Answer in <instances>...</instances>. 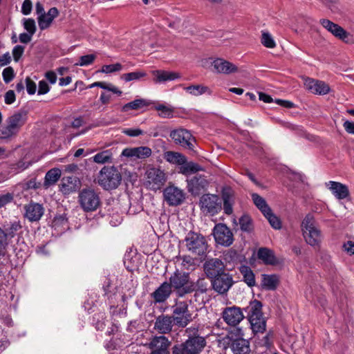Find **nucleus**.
<instances>
[{
  "label": "nucleus",
  "mask_w": 354,
  "mask_h": 354,
  "mask_svg": "<svg viewBox=\"0 0 354 354\" xmlns=\"http://www.w3.org/2000/svg\"><path fill=\"white\" fill-rule=\"evenodd\" d=\"M156 109L160 112L159 115L164 118H170L173 117L174 110L171 107L160 104L156 106Z\"/></svg>",
  "instance_id": "nucleus-47"
},
{
  "label": "nucleus",
  "mask_w": 354,
  "mask_h": 354,
  "mask_svg": "<svg viewBox=\"0 0 354 354\" xmlns=\"http://www.w3.org/2000/svg\"><path fill=\"white\" fill-rule=\"evenodd\" d=\"M304 80L306 89L313 94L324 95L330 91L328 84L323 81L310 77H305Z\"/></svg>",
  "instance_id": "nucleus-18"
},
{
  "label": "nucleus",
  "mask_w": 354,
  "mask_h": 354,
  "mask_svg": "<svg viewBox=\"0 0 354 354\" xmlns=\"http://www.w3.org/2000/svg\"><path fill=\"white\" fill-rule=\"evenodd\" d=\"M301 230L306 242L313 246H319L322 241L321 230L316 227L314 216L307 214L301 223Z\"/></svg>",
  "instance_id": "nucleus-3"
},
{
  "label": "nucleus",
  "mask_w": 354,
  "mask_h": 354,
  "mask_svg": "<svg viewBox=\"0 0 354 354\" xmlns=\"http://www.w3.org/2000/svg\"><path fill=\"white\" fill-rule=\"evenodd\" d=\"M212 66L214 68V71L218 73L230 74L238 71L236 66L222 58L214 59L212 63Z\"/></svg>",
  "instance_id": "nucleus-23"
},
{
  "label": "nucleus",
  "mask_w": 354,
  "mask_h": 354,
  "mask_svg": "<svg viewBox=\"0 0 354 354\" xmlns=\"http://www.w3.org/2000/svg\"><path fill=\"white\" fill-rule=\"evenodd\" d=\"M78 202L84 212H93L100 204L99 194L91 188H84L80 191Z\"/></svg>",
  "instance_id": "nucleus-7"
},
{
  "label": "nucleus",
  "mask_w": 354,
  "mask_h": 354,
  "mask_svg": "<svg viewBox=\"0 0 354 354\" xmlns=\"http://www.w3.org/2000/svg\"><path fill=\"white\" fill-rule=\"evenodd\" d=\"M122 176L114 167L102 168L98 177V183L105 189H115L120 184Z\"/></svg>",
  "instance_id": "nucleus-6"
},
{
  "label": "nucleus",
  "mask_w": 354,
  "mask_h": 354,
  "mask_svg": "<svg viewBox=\"0 0 354 354\" xmlns=\"http://www.w3.org/2000/svg\"><path fill=\"white\" fill-rule=\"evenodd\" d=\"M151 149L148 147H138L126 148L123 149L121 155L127 158L145 159L151 156Z\"/></svg>",
  "instance_id": "nucleus-22"
},
{
  "label": "nucleus",
  "mask_w": 354,
  "mask_h": 354,
  "mask_svg": "<svg viewBox=\"0 0 354 354\" xmlns=\"http://www.w3.org/2000/svg\"><path fill=\"white\" fill-rule=\"evenodd\" d=\"M234 354H249L250 346L248 340L242 337L234 339L231 345Z\"/></svg>",
  "instance_id": "nucleus-27"
},
{
  "label": "nucleus",
  "mask_w": 354,
  "mask_h": 354,
  "mask_svg": "<svg viewBox=\"0 0 354 354\" xmlns=\"http://www.w3.org/2000/svg\"><path fill=\"white\" fill-rule=\"evenodd\" d=\"M24 27L30 35H34L36 32L35 21L33 19H24Z\"/></svg>",
  "instance_id": "nucleus-52"
},
{
  "label": "nucleus",
  "mask_w": 354,
  "mask_h": 354,
  "mask_svg": "<svg viewBox=\"0 0 354 354\" xmlns=\"http://www.w3.org/2000/svg\"><path fill=\"white\" fill-rule=\"evenodd\" d=\"M98 87L106 90L108 91H111L113 93H115L119 96L121 95L122 93V91H120L118 87H116L111 83H107L105 82H99Z\"/></svg>",
  "instance_id": "nucleus-48"
},
{
  "label": "nucleus",
  "mask_w": 354,
  "mask_h": 354,
  "mask_svg": "<svg viewBox=\"0 0 354 354\" xmlns=\"http://www.w3.org/2000/svg\"><path fill=\"white\" fill-rule=\"evenodd\" d=\"M146 76V73L140 71H133L122 75L121 79L125 82L138 80Z\"/></svg>",
  "instance_id": "nucleus-45"
},
{
  "label": "nucleus",
  "mask_w": 354,
  "mask_h": 354,
  "mask_svg": "<svg viewBox=\"0 0 354 354\" xmlns=\"http://www.w3.org/2000/svg\"><path fill=\"white\" fill-rule=\"evenodd\" d=\"M164 159L170 164L180 165L186 162V157L179 153L172 151H167L163 153Z\"/></svg>",
  "instance_id": "nucleus-30"
},
{
  "label": "nucleus",
  "mask_w": 354,
  "mask_h": 354,
  "mask_svg": "<svg viewBox=\"0 0 354 354\" xmlns=\"http://www.w3.org/2000/svg\"><path fill=\"white\" fill-rule=\"evenodd\" d=\"M180 172L184 175H189L198 171L203 170L201 167L193 162H185L183 165H180Z\"/></svg>",
  "instance_id": "nucleus-41"
},
{
  "label": "nucleus",
  "mask_w": 354,
  "mask_h": 354,
  "mask_svg": "<svg viewBox=\"0 0 354 354\" xmlns=\"http://www.w3.org/2000/svg\"><path fill=\"white\" fill-rule=\"evenodd\" d=\"M95 57V55L93 54L83 55L80 57V62L77 65H80L81 66H88L93 63Z\"/></svg>",
  "instance_id": "nucleus-53"
},
{
  "label": "nucleus",
  "mask_w": 354,
  "mask_h": 354,
  "mask_svg": "<svg viewBox=\"0 0 354 354\" xmlns=\"http://www.w3.org/2000/svg\"><path fill=\"white\" fill-rule=\"evenodd\" d=\"M53 20L50 18L46 17V14L41 15L38 17V24L41 30L48 28L52 24Z\"/></svg>",
  "instance_id": "nucleus-51"
},
{
  "label": "nucleus",
  "mask_w": 354,
  "mask_h": 354,
  "mask_svg": "<svg viewBox=\"0 0 354 354\" xmlns=\"http://www.w3.org/2000/svg\"><path fill=\"white\" fill-rule=\"evenodd\" d=\"M21 228V225L19 221H13L9 224L4 225V230H2V232L5 235V239H11L14 237L16 233Z\"/></svg>",
  "instance_id": "nucleus-39"
},
{
  "label": "nucleus",
  "mask_w": 354,
  "mask_h": 354,
  "mask_svg": "<svg viewBox=\"0 0 354 354\" xmlns=\"http://www.w3.org/2000/svg\"><path fill=\"white\" fill-rule=\"evenodd\" d=\"M187 250L196 256H203L207 250V242L204 236L201 234L189 232L185 239Z\"/></svg>",
  "instance_id": "nucleus-5"
},
{
  "label": "nucleus",
  "mask_w": 354,
  "mask_h": 354,
  "mask_svg": "<svg viewBox=\"0 0 354 354\" xmlns=\"http://www.w3.org/2000/svg\"><path fill=\"white\" fill-rule=\"evenodd\" d=\"M175 319L169 315H161L156 319L154 328L161 334H168L172 330Z\"/></svg>",
  "instance_id": "nucleus-20"
},
{
  "label": "nucleus",
  "mask_w": 354,
  "mask_h": 354,
  "mask_svg": "<svg viewBox=\"0 0 354 354\" xmlns=\"http://www.w3.org/2000/svg\"><path fill=\"white\" fill-rule=\"evenodd\" d=\"M251 197L255 206L261 211L263 214H266V213L268 214V212H270L271 208L269 207L266 201L263 197L256 193L252 194Z\"/></svg>",
  "instance_id": "nucleus-37"
},
{
  "label": "nucleus",
  "mask_w": 354,
  "mask_h": 354,
  "mask_svg": "<svg viewBox=\"0 0 354 354\" xmlns=\"http://www.w3.org/2000/svg\"><path fill=\"white\" fill-rule=\"evenodd\" d=\"M203 268L205 273L211 279L225 272L224 263L217 258L207 259L204 263Z\"/></svg>",
  "instance_id": "nucleus-16"
},
{
  "label": "nucleus",
  "mask_w": 354,
  "mask_h": 354,
  "mask_svg": "<svg viewBox=\"0 0 354 354\" xmlns=\"http://www.w3.org/2000/svg\"><path fill=\"white\" fill-rule=\"evenodd\" d=\"M13 200V196L10 193L0 195V208L10 203Z\"/></svg>",
  "instance_id": "nucleus-57"
},
{
  "label": "nucleus",
  "mask_w": 354,
  "mask_h": 354,
  "mask_svg": "<svg viewBox=\"0 0 354 354\" xmlns=\"http://www.w3.org/2000/svg\"><path fill=\"white\" fill-rule=\"evenodd\" d=\"M170 137L176 145L188 149H193L195 138L189 131L185 129H175L171 131Z\"/></svg>",
  "instance_id": "nucleus-11"
},
{
  "label": "nucleus",
  "mask_w": 354,
  "mask_h": 354,
  "mask_svg": "<svg viewBox=\"0 0 354 354\" xmlns=\"http://www.w3.org/2000/svg\"><path fill=\"white\" fill-rule=\"evenodd\" d=\"M222 199L223 201L224 212L230 215L233 212V204L234 203V193L230 188H225L222 191Z\"/></svg>",
  "instance_id": "nucleus-28"
},
{
  "label": "nucleus",
  "mask_w": 354,
  "mask_h": 354,
  "mask_svg": "<svg viewBox=\"0 0 354 354\" xmlns=\"http://www.w3.org/2000/svg\"><path fill=\"white\" fill-rule=\"evenodd\" d=\"M152 75L154 76L153 82L156 84L163 83L167 81H172L180 78L179 73L172 71L156 70L153 71Z\"/></svg>",
  "instance_id": "nucleus-26"
},
{
  "label": "nucleus",
  "mask_w": 354,
  "mask_h": 354,
  "mask_svg": "<svg viewBox=\"0 0 354 354\" xmlns=\"http://www.w3.org/2000/svg\"><path fill=\"white\" fill-rule=\"evenodd\" d=\"M113 149H110L96 153L93 160L98 164L111 163L113 162Z\"/></svg>",
  "instance_id": "nucleus-35"
},
{
  "label": "nucleus",
  "mask_w": 354,
  "mask_h": 354,
  "mask_svg": "<svg viewBox=\"0 0 354 354\" xmlns=\"http://www.w3.org/2000/svg\"><path fill=\"white\" fill-rule=\"evenodd\" d=\"M261 44L266 48H273L276 46V43L272 35L267 31H262Z\"/></svg>",
  "instance_id": "nucleus-46"
},
{
  "label": "nucleus",
  "mask_w": 354,
  "mask_h": 354,
  "mask_svg": "<svg viewBox=\"0 0 354 354\" xmlns=\"http://www.w3.org/2000/svg\"><path fill=\"white\" fill-rule=\"evenodd\" d=\"M343 249L349 255L354 254V242L352 241H347L343 244Z\"/></svg>",
  "instance_id": "nucleus-61"
},
{
  "label": "nucleus",
  "mask_w": 354,
  "mask_h": 354,
  "mask_svg": "<svg viewBox=\"0 0 354 354\" xmlns=\"http://www.w3.org/2000/svg\"><path fill=\"white\" fill-rule=\"evenodd\" d=\"M24 51V47L20 45H17L14 47L12 50V55L15 62H18L20 57L22 56Z\"/></svg>",
  "instance_id": "nucleus-55"
},
{
  "label": "nucleus",
  "mask_w": 354,
  "mask_h": 354,
  "mask_svg": "<svg viewBox=\"0 0 354 354\" xmlns=\"http://www.w3.org/2000/svg\"><path fill=\"white\" fill-rule=\"evenodd\" d=\"M263 216L268 219L270 225L275 230H279L281 227V223L280 219L272 213V209L268 212V214H263Z\"/></svg>",
  "instance_id": "nucleus-44"
},
{
  "label": "nucleus",
  "mask_w": 354,
  "mask_h": 354,
  "mask_svg": "<svg viewBox=\"0 0 354 354\" xmlns=\"http://www.w3.org/2000/svg\"><path fill=\"white\" fill-rule=\"evenodd\" d=\"M241 229L245 232H250L252 229V221L248 216H243L239 219Z\"/></svg>",
  "instance_id": "nucleus-49"
},
{
  "label": "nucleus",
  "mask_w": 354,
  "mask_h": 354,
  "mask_svg": "<svg viewBox=\"0 0 354 354\" xmlns=\"http://www.w3.org/2000/svg\"><path fill=\"white\" fill-rule=\"evenodd\" d=\"M320 24L330 32L334 37L348 44L351 42V36L349 32L346 31L342 27L333 23L327 19H320Z\"/></svg>",
  "instance_id": "nucleus-13"
},
{
  "label": "nucleus",
  "mask_w": 354,
  "mask_h": 354,
  "mask_svg": "<svg viewBox=\"0 0 354 354\" xmlns=\"http://www.w3.org/2000/svg\"><path fill=\"white\" fill-rule=\"evenodd\" d=\"M184 89L187 93L194 96H199L206 93H211L209 88L202 84H193L185 87Z\"/></svg>",
  "instance_id": "nucleus-40"
},
{
  "label": "nucleus",
  "mask_w": 354,
  "mask_h": 354,
  "mask_svg": "<svg viewBox=\"0 0 354 354\" xmlns=\"http://www.w3.org/2000/svg\"><path fill=\"white\" fill-rule=\"evenodd\" d=\"M189 286L193 288V292H198L200 293H204L207 290V283L205 279H198L196 282L190 281Z\"/></svg>",
  "instance_id": "nucleus-43"
},
{
  "label": "nucleus",
  "mask_w": 354,
  "mask_h": 354,
  "mask_svg": "<svg viewBox=\"0 0 354 354\" xmlns=\"http://www.w3.org/2000/svg\"><path fill=\"white\" fill-rule=\"evenodd\" d=\"M254 334L263 333L266 330V322L263 316L248 318Z\"/></svg>",
  "instance_id": "nucleus-32"
},
{
  "label": "nucleus",
  "mask_w": 354,
  "mask_h": 354,
  "mask_svg": "<svg viewBox=\"0 0 354 354\" xmlns=\"http://www.w3.org/2000/svg\"><path fill=\"white\" fill-rule=\"evenodd\" d=\"M171 342L167 337L165 336L154 337L149 343L151 348L153 351L162 352L168 351V348Z\"/></svg>",
  "instance_id": "nucleus-29"
},
{
  "label": "nucleus",
  "mask_w": 354,
  "mask_h": 354,
  "mask_svg": "<svg viewBox=\"0 0 354 354\" xmlns=\"http://www.w3.org/2000/svg\"><path fill=\"white\" fill-rule=\"evenodd\" d=\"M279 283V278L275 274H263L262 287L268 290H274L277 288Z\"/></svg>",
  "instance_id": "nucleus-34"
},
{
  "label": "nucleus",
  "mask_w": 354,
  "mask_h": 354,
  "mask_svg": "<svg viewBox=\"0 0 354 354\" xmlns=\"http://www.w3.org/2000/svg\"><path fill=\"white\" fill-rule=\"evenodd\" d=\"M62 171L58 168H53L50 169L45 176L44 185L48 187L52 185L55 184L59 179Z\"/></svg>",
  "instance_id": "nucleus-36"
},
{
  "label": "nucleus",
  "mask_w": 354,
  "mask_h": 354,
  "mask_svg": "<svg viewBox=\"0 0 354 354\" xmlns=\"http://www.w3.org/2000/svg\"><path fill=\"white\" fill-rule=\"evenodd\" d=\"M201 209L203 212L214 215L221 209V202L215 194H204L200 200Z\"/></svg>",
  "instance_id": "nucleus-12"
},
{
  "label": "nucleus",
  "mask_w": 354,
  "mask_h": 354,
  "mask_svg": "<svg viewBox=\"0 0 354 354\" xmlns=\"http://www.w3.org/2000/svg\"><path fill=\"white\" fill-rule=\"evenodd\" d=\"M215 241L223 246L231 245L234 241L233 234L230 229L223 223L216 224L213 230Z\"/></svg>",
  "instance_id": "nucleus-10"
},
{
  "label": "nucleus",
  "mask_w": 354,
  "mask_h": 354,
  "mask_svg": "<svg viewBox=\"0 0 354 354\" xmlns=\"http://www.w3.org/2000/svg\"><path fill=\"white\" fill-rule=\"evenodd\" d=\"M50 90L49 86L46 82L41 80L39 82L38 94L44 95L47 93Z\"/></svg>",
  "instance_id": "nucleus-62"
},
{
  "label": "nucleus",
  "mask_w": 354,
  "mask_h": 354,
  "mask_svg": "<svg viewBox=\"0 0 354 354\" xmlns=\"http://www.w3.org/2000/svg\"><path fill=\"white\" fill-rule=\"evenodd\" d=\"M166 182L165 172L156 167H152L146 171L145 185L147 188L156 191L160 189Z\"/></svg>",
  "instance_id": "nucleus-9"
},
{
  "label": "nucleus",
  "mask_w": 354,
  "mask_h": 354,
  "mask_svg": "<svg viewBox=\"0 0 354 354\" xmlns=\"http://www.w3.org/2000/svg\"><path fill=\"white\" fill-rule=\"evenodd\" d=\"M122 69V65L120 63H116L109 65H104L100 71L104 73H111L120 71Z\"/></svg>",
  "instance_id": "nucleus-50"
},
{
  "label": "nucleus",
  "mask_w": 354,
  "mask_h": 354,
  "mask_svg": "<svg viewBox=\"0 0 354 354\" xmlns=\"http://www.w3.org/2000/svg\"><path fill=\"white\" fill-rule=\"evenodd\" d=\"M190 277L189 272H182L176 270L169 279V285L176 292L178 297H182L187 294L192 292L191 288Z\"/></svg>",
  "instance_id": "nucleus-4"
},
{
  "label": "nucleus",
  "mask_w": 354,
  "mask_h": 354,
  "mask_svg": "<svg viewBox=\"0 0 354 354\" xmlns=\"http://www.w3.org/2000/svg\"><path fill=\"white\" fill-rule=\"evenodd\" d=\"M16 100V95L12 90L8 91L4 95V101L6 104H12Z\"/></svg>",
  "instance_id": "nucleus-59"
},
{
  "label": "nucleus",
  "mask_w": 354,
  "mask_h": 354,
  "mask_svg": "<svg viewBox=\"0 0 354 354\" xmlns=\"http://www.w3.org/2000/svg\"><path fill=\"white\" fill-rule=\"evenodd\" d=\"M175 319V324L185 328L192 321V315L189 310V304L186 301H177L173 306L171 316Z\"/></svg>",
  "instance_id": "nucleus-8"
},
{
  "label": "nucleus",
  "mask_w": 354,
  "mask_h": 354,
  "mask_svg": "<svg viewBox=\"0 0 354 354\" xmlns=\"http://www.w3.org/2000/svg\"><path fill=\"white\" fill-rule=\"evenodd\" d=\"M209 185L204 176L197 175L187 180V189L192 195H198L205 192Z\"/></svg>",
  "instance_id": "nucleus-19"
},
{
  "label": "nucleus",
  "mask_w": 354,
  "mask_h": 354,
  "mask_svg": "<svg viewBox=\"0 0 354 354\" xmlns=\"http://www.w3.org/2000/svg\"><path fill=\"white\" fill-rule=\"evenodd\" d=\"M122 133L130 137H136L143 134V131L140 129H124Z\"/></svg>",
  "instance_id": "nucleus-58"
},
{
  "label": "nucleus",
  "mask_w": 354,
  "mask_h": 354,
  "mask_svg": "<svg viewBox=\"0 0 354 354\" xmlns=\"http://www.w3.org/2000/svg\"><path fill=\"white\" fill-rule=\"evenodd\" d=\"M26 90L28 94L33 95L36 92V84L30 78L26 79Z\"/></svg>",
  "instance_id": "nucleus-56"
},
{
  "label": "nucleus",
  "mask_w": 354,
  "mask_h": 354,
  "mask_svg": "<svg viewBox=\"0 0 354 354\" xmlns=\"http://www.w3.org/2000/svg\"><path fill=\"white\" fill-rule=\"evenodd\" d=\"M240 272L243 276V281L250 287H253L256 284L254 274L251 268L246 266H241Z\"/></svg>",
  "instance_id": "nucleus-38"
},
{
  "label": "nucleus",
  "mask_w": 354,
  "mask_h": 354,
  "mask_svg": "<svg viewBox=\"0 0 354 354\" xmlns=\"http://www.w3.org/2000/svg\"><path fill=\"white\" fill-rule=\"evenodd\" d=\"M3 81L6 83H9L15 77L14 70L12 67H7L3 69L2 72Z\"/></svg>",
  "instance_id": "nucleus-54"
},
{
  "label": "nucleus",
  "mask_w": 354,
  "mask_h": 354,
  "mask_svg": "<svg viewBox=\"0 0 354 354\" xmlns=\"http://www.w3.org/2000/svg\"><path fill=\"white\" fill-rule=\"evenodd\" d=\"M326 185L338 199H344L349 195L348 187L341 183L329 181Z\"/></svg>",
  "instance_id": "nucleus-25"
},
{
  "label": "nucleus",
  "mask_w": 354,
  "mask_h": 354,
  "mask_svg": "<svg viewBox=\"0 0 354 354\" xmlns=\"http://www.w3.org/2000/svg\"><path fill=\"white\" fill-rule=\"evenodd\" d=\"M24 216L28 221H38L44 214V209L41 204L30 203L24 206Z\"/></svg>",
  "instance_id": "nucleus-21"
},
{
  "label": "nucleus",
  "mask_w": 354,
  "mask_h": 354,
  "mask_svg": "<svg viewBox=\"0 0 354 354\" xmlns=\"http://www.w3.org/2000/svg\"><path fill=\"white\" fill-rule=\"evenodd\" d=\"M11 61V57L9 53H6L0 56V66H4L8 65Z\"/></svg>",
  "instance_id": "nucleus-64"
},
{
  "label": "nucleus",
  "mask_w": 354,
  "mask_h": 354,
  "mask_svg": "<svg viewBox=\"0 0 354 354\" xmlns=\"http://www.w3.org/2000/svg\"><path fill=\"white\" fill-rule=\"evenodd\" d=\"M171 292L172 289L169 283L165 281L151 293V297L156 303H163L170 297Z\"/></svg>",
  "instance_id": "nucleus-24"
},
{
  "label": "nucleus",
  "mask_w": 354,
  "mask_h": 354,
  "mask_svg": "<svg viewBox=\"0 0 354 354\" xmlns=\"http://www.w3.org/2000/svg\"><path fill=\"white\" fill-rule=\"evenodd\" d=\"M163 195L165 201L171 206L181 204L185 199L184 192L174 185H169L165 188Z\"/></svg>",
  "instance_id": "nucleus-17"
},
{
  "label": "nucleus",
  "mask_w": 354,
  "mask_h": 354,
  "mask_svg": "<svg viewBox=\"0 0 354 354\" xmlns=\"http://www.w3.org/2000/svg\"><path fill=\"white\" fill-rule=\"evenodd\" d=\"M32 10V2L30 0H24L21 6V12L28 15Z\"/></svg>",
  "instance_id": "nucleus-60"
},
{
  "label": "nucleus",
  "mask_w": 354,
  "mask_h": 354,
  "mask_svg": "<svg viewBox=\"0 0 354 354\" xmlns=\"http://www.w3.org/2000/svg\"><path fill=\"white\" fill-rule=\"evenodd\" d=\"M248 313V318L263 316L262 304L258 300H254L250 302V304L245 308Z\"/></svg>",
  "instance_id": "nucleus-33"
},
{
  "label": "nucleus",
  "mask_w": 354,
  "mask_h": 354,
  "mask_svg": "<svg viewBox=\"0 0 354 354\" xmlns=\"http://www.w3.org/2000/svg\"><path fill=\"white\" fill-rule=\"evenodd\" d=\"M185 341L172 348V354H199L206 346L205 338L201 335L197 327H189L185 330Z\"/></svg>",
  "instance_id": "nucleus-1"
},
{
  "label": "nucleus",
  "mask_w": 354,
  "mask_h": 354,
  "mask_svg": "<svg viewBox=\"0 0 354 354\" xmlns=\"http://www.w3.org/2000/svg\"><path fill=\"white\" fill-rule=\"evenodd\" d=\"M27 112L20 110L9 116L1 129V138L7 139L16 136L27 121Z\"/></svg>",
  "instance_id": "nucleus-2"
},
{
  "label": "nucleus",
  "mask_w": 354,
  "mask_h": 354,
  "mask_svg": "<svg viewBox=\"0 0 354 354\" xmlns=\"http://www.w3.org/2000/svg\"><path fill=\"white\" fill-rule=\"evenodd\" d=\"M213 289L219 294L226 293L234 283L232 276L224 272L211 279Z\"/></svg>",
  "instance_id": "nucleus-14"
},
{
  "label": "nucleus",
  "mask_w": 354,
  "mask_h": 354,
  "mask_svg": "<svg viewBox=\"0 0 354 354\" xmlns=\"http://www.w3.org/2000/svg\"><path fill=\"white\" fill-rule=\"evenodd\" d=\"M222 318L227 324L235 326L243 319L244 315L241 308L233 306L223 309Z\"/></svg>",
  "instance_id": "nucleus-15"
},
{
  "label": "nucleus",
  "mask_w": 354,
  "mask_h": 354,
  "mask_svg": "<svg viewBox=\"0 0 354 354\" xmlns=\"http://www.w3.org/2000/svg\"><path fill=\"white\" fill-rule=\"evenodd\" d=\"M257 257L266 264L274 265L277 262L274 252L267 248H259L257 252Z\"/></svg>",
  "instance_id": "nucleus-31"
},
{
  "label": "nucleus",
  "mask_w": 354,
  "mask_h": 354,
  "mask_svg": "<svg viewBox=\"0 0 354 354\" xmlns=\"http://www.w3.org/2000/svg\"><path fill=\"white\" fill-rule=\"evenodd\" d=\"M343 127L348 133L354 135V122L346 120L343 124Z\"/></svg>",
  "instance_id": "nucleus-63"
},
{
  "label": "nucleus",
  "mask_w": 354,
  "mask_h": 354,
  "mask_svg": "<svg viewBox=\"0 0 354 354\" xmlns=\"http://www.w3.org/2000/svg\"><path fill=\"white\" fill-rule=\"evenodd\" d=\"M147 103L144 99H136L132 102L125 104L122 106V111L127 112L129 110H138L146 106Z\"/></svg>",
  "instance_id": "nucleus-42"
}]
</instances>
